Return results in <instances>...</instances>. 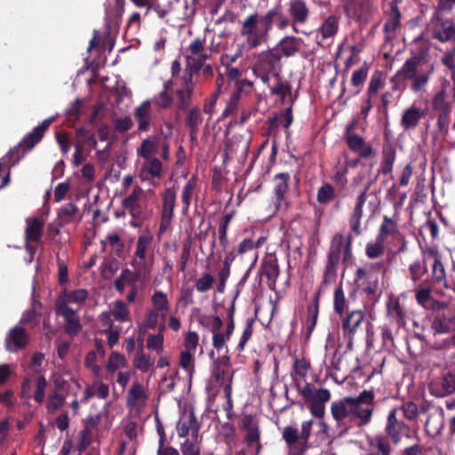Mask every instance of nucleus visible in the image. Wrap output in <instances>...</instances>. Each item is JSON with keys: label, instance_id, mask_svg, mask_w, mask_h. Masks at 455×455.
Segmentation results:
<instances>
[{"label": "nucleus", "instance_id": "62", "mask_svg": "<svg viewBox=\"0 0 455 455\" xmlns=\"http://www.w3.org/2000/svg\"><path fill=\"white\" fill-rule=\"evenodd\" d=\"M334 198V188L331 184L325 183L319 188L317 192V201L325 204Z\"/></svg>", "mask_w": 455, "mask_h": 455}, {"label": "nucleus", "instance_id": "9", "mask_svg": "<svg viewBox=\"0 0 455 455\" xmlns=\"http://www.w3.org/2000/svg\"><path fill=\"white\" fill-rule=\"evenodd\" d=\"M29 334L21 325H15L8 331L4 339V347L10 353H17L29 342Z\"/></svg>", "mask_w": 455, "mask_h": 455}, {"label": "nucleus", "instance_id": "18", "mask_svg": "<svg viewBox=\"0 0 455 455\" xmlns=\"http://www.w3.org/2000/svg\"><path fill=\"white\" fill-rule=\"evenodd\" d=\"M234 371L230 366L229 358L223 356L220 358L212 373V379L223 386V388L229 385L232 387Z\"/></svg>", "mask_w": 455, "mask_h": 455}, {"label": "nucleus", "instance_id": "6", "mask_svg": "<svg viewBox=\"0 0 455 455\" xmlns=\"http://www.w3.org/2000/svg\"><path fill=\"white\" fill-rule=\"evenodd\" d=\"M178 88L176 90L177 104L180 109H186L191 100L195 88L193 73L191 69H185L181 76L178 78Z\"/></svg>", "mask_w": 455, "mask_h": 455}, {"label": "nucleus", "instance_id": "11", "mask_svg": "<svg viewBox=\"0 0 455 455\" xmlns=\"http://www.w3.org/2000/svg\"><path fill=\"white\" fill-rule=\"evenodd\" d=\"M433 108L438 113L437 125L440 132H447L450 124L451 105L445 100L444 91L439 92L433 101Z\"/></svg>", "mask_w": 455, "mask_h": 455}, {"label": "nucleus", "instance_id": "42", "mask_svg": "<svg viewBox=\"0 0 455 455\" xmlns=\"http://www.w3.org/2000/svg\"><path fill=\"white\" fill-rule=\"evenodd\" d=\"M157 146L156 141L151 138L144 139L140 146L136 149L138 157L142 160L155 157L153 155L156 153Z\"/></svg>", "mask_w": 455, "mask_h": 455}, {"label": "nucleus", "instance_id": "33", "mask_svg": "<svg viewBox=\"0 0 455 455\" xmlns=\"http://www.w3.org/2000/svg\"><path fill=\"white\" fill-rule=\"evenodd\" d=\"M364 314L362 310H354L350 312L343 320L342 329L345 335L350 338L355 333L357 328L363 321Z\"/></svg>", "mask_w": 455, "mask_h": 455}, {"label": "nucleus", "instance_id": "51", "mask_svg": "<svg viewBox=\"0 0 455 455\" xmlns=\"http://www.w3.org/2000/svg\"><path fill=\"white\" fill-rule=\"evenodd\" d=\"M152 310L158 312V310L170 309V303L167 295L162 291H156L151 296Z\"/></svg>", "mask_w": 455, "mask_h": 455}, {"label": "nucleus", "instance_id": "41", "mask_svg": "<svg viewBox=\"0 0 455 455\" xmlns=\"http://www.w3.org/2000/svg\"><path fill=\"white\" fill-rule=\"evenodd\" d=\"M165 330V323L159 324V331L156 334H150L147 339V347L150 350L156 351L158 355L164 349V331Z\"/></svg>", "mask_w": 455, "mask_h": 455}, {"label": "nucleus", "instance_id": "19", "mask_svg": "<svg viewBox=\"0 0 455 455\" xmlns=\"http://www.w3.org/2000/svg\"><path fill=\"white\" fill-rule=\"evenodd\" d=\"M163 173V164L157 157L144 159L138 170L141 181H150L160 179Z\"/></svg>", "mask_w": 455, "mask_h": 455}, {"label": "nucleus", "instance_id": "54", "mask_svg": "<svg viewBox=\"0 0 455 455\" xmlns=\"http://www.w3.org/2000/svg\"><path fill=\"white\" fill-rule=\"evenodd\" d=\"M205 38L197 36L191 41L187 51L190 53V55L187 56V60L188 62H191L192 58L196 55L201 54L203 52H205Z\"/></svg>", "mask_w": 455, "mask_h": 455}, {"label": "nucleus", "instance_id": "45", "mask_svg": "<svg viewBox=\"0 0 455 455\" xmlns=\"http://www.w3.org/2000/svg\"><path fill=\"white\" fill-rule=\"evenodd\" d=\"M452 319L446 316L436 317L433 320L431 328L434 331L435 337L438 338L443 333H449L451 331Z\"/></svg>", "mask_w": 455, "mask_h": 455}, {"label": "nucleus", "instance_id": "13", "mask_svg": "<svg viewBox=\"0 0 455 455\" xmlns=\"http://www.w3.org/2000/svg\"><path fill=\"white\" fill-rule=\"evenodd\" d=\"M331 413L339 426L352 423V396L335 401L331 405Z\"/></svg>", "mask_w": 455, "mask_h": 455}, {"label": "nucleus", "instance_id": "17", "mask_svg": "<svg viewBox=\"0 0 455 455\" xmlns=\"http://www.w3.org/2000/svg\"><path fill=\"white\" fill-rule=\"evenodd\" d=\"M369 188L370 184L364 186L363 190L360 193L356 199L355 207L349 217V226L351 231L355 235H360L362 234L361 220L363 218V207L367 198L370 196V195L367 194Z\"/></svg>", "mask_w": 455, "mask_h": 455}, {"label": "nucleus", "instance_id": "52", "mask_svg": "<svg viewBox=\"0 0 455 455\" xmlns=\"http://www.w3.org/2000/svg\"><path fill=\"white\" fill-rule=\"evenodd\" d=\"M126 365L127 360L124 355L118 352H112L106 367L109 372H115L118 369L126 367Z\"/></svg>", "mask_w": 455, "mask_h": 455}, {"label": "nucleus", "instance_id": "10", "mask_svg": "<svg viewBox=\"0 0 455 455\" xmlns=\"http://www.w3.org/2000/svg\"><path fill=\"white\" fill-rule=\"evenodd\" d=\"M397 408H394L387 416L385 432L395 444L398 443L403 435H407L410 427L403 421L397 419Z\"/></svg>", "mask_w": 455, "mask_h": 455}, {"label": "nucleus", "instance_id": "46", "mask_svg": "<svg viewBox=\"0 0 455 455\" xmlns=\"http://www.w3.org/2000/svg\"><path fill=\"white\" fill-rule=\"evenodd\" d=\"M131 264L138 276L142 277L145 281L149 277L151 267L146 258L133 256Z\"/></svg>", "mask_w": 455, "mask_h": 455}, {"label": "nucleus", "instance_id": "2", "mask_svg": "<svg viewBox=\"0 0 455 455\" xmlns=\"http://www.w3.org/2000/svg\"><path fill=\"white\" fill-rule=\"evenodd\" d=\"M270 30L266 16L255 12L242 22L240 35L245 38L249 49H255L267 41Z\"/></svg>", "mask_w": 455, "mask_h": 455}, {"label": "nucleus", "instance_id": "30", "mask_svg": "<svg viewBox=\"0 0 455 455\" xmlns=\"http://www.w3.org/2000/svg\"><path fill=\"white\" fill-rule=\"evenodd\" d=\"M88 297V292L85 289H78L72 291H64L56 300L55 307H69V304L80 305Z\"/></svg>", "mask_w": 455, "mask_h": 455}, {"label": "nucleus", "instance_id": "48", "mask_svg": "<svg viewBox=\"0 0 455 455\" xmlns=\"http://www.w3.org/2000/svg\"><path fill=\"white\" fill-rule=\"evenodd\" d=\"M43 136L41 135V130L39 128H34L31 132L27 134L22 140L20 142L19 147L24 150L28 151L32 149L35 145L41 141Z\"/></svg>", "mask_w": 455, "mask_h": 455}, {"label": "nucleus", "instance_id": "7", "mask_svg": "<svg viewBox=\"0 0 455 455\" xmlns=\"http://www.w3.org/2000/svg\"><path fill=\"white\" fill-rule=\"evenodd\" d=\"M288 13L291 19L292 31L297 34H306L299 29V27L307 24L310 16L307 4L303 0H291L288 5Z\"/></svg>", "mask_w": 455, "mask_h": 455}, {"label": "nucleus", "instance_id": "3", "mask_svg": "<svg viewBox=\"0 0 455 455\" xmlns=\"http://www.w3.org/2000/svg\"><path fill=\"white\" fill-rule=\"evenodd\" d=\"M374 393L363 390L358 396L352 397V422L358 426L368 425L372 419L374 410Z\"/></svg>", "mask_w": 455, "mask_h": 455}, {"label": "nucleus", "instance_id": "57", "mask_svg": "<svg viewBox=\"0 0 455 455\" xmlns=\"http://www.w3.org/2000/svg\"><path fill=\"white\" fill-rule=\"evenodd\" d=\"M199 323L210 328L212 332L220 331L223 325L221 319L218 315H204L199 317Z\"/></svg>", "mask_w": 455, "mask_h": 455}, {"label": "nucleus", "instance_id": "35", "mask_svg": "<svg viewBox=\"0 0 455 455\" xmlns=\"http://www.w3.org/2000/svg\"><path fill=\"white\" fill-rule=\"evenodd\" d=\"M302 39L292 36H284L279 42V48L285 57H291L299 52Z\"/></svg>", "mask_w": 455, "mask_h": 455}, {"label": "nucleus", "instance_id": "55", "mask_svg": "<svg viewBox=\"0 0 455 455\" xmlns=\"http://www.w3.org/2000/svg\"><path fill=\"white\" fill-rule=\"evenodd\" d=\"M214 283L215 277L210 273L204 272L196 279L195 287L199 292H207L213 287Z\"/></svg>", "mask_w": 455, "mask_h": 455}, {"label": "nucleus", "instance_id": "60", "mask_svg": "<svg viewBox=\"0 0 455 455\" xmlns=\"http://www.w3.org/2000/svg\"><path fill=\"white\" fill-rule=\"evenodd\" d=\"M282 437L288 447L300 442V436L298 428L291 426H287L283 427L282 432Z\"/></svg>", "mask_w": 455, "mask_h": 455}, {"label": "nucleus", "instance_id": "64", "mask_svg": "<svg viewBox=\"0 0 455 455\" xmlns=\"http://www.w3.org/2000/svg\"><path fill=\"white\" fill-rule=\"evenodd\" d=\"M399 410L403 412V417L408 420H413L419 415L418 405L411 401L403 403Z\"/></svg>", "mask_w": 455, "mask_h": 455}, {"label": "nucleus", "instance_id": "21", "mask_svg": "<svg viewBox=\"0 0 455 455\" xmlns=\"http://www.w3.org/2000/svg\"><path fill=\"white\" fill-rule=\"evenodd\" d=\"M346 11L355 19L367 20L371 16L374 8L369 0H350L347 4Z\"/></svg>", "mask_w": 455, "mask_h": 455}, {"label": "nucleus", "instance_id": "5", "mask_svg": "<svg viewBox=\"0 0 455 455\" xmlns=\"http://www.w3.org/2000/svg\"><path fill=\"white\" fill-rule=\"evenodd\" d=\"M241 428L245 431L244 440L248 452L250 455H257L261 448L258 422L252 416L245 415L241 420Z\"/></svg>", "mask_w": 455, "mask_h": 455}, {"label": "nucleus", "instance_id": "59", "mask_svg": "<svg viewBox=\"0 0 455 455\" xmlns=\"http://www.w3.org/2000/svg\"><path fill=\"white\" fill-rule=\"evenodd\" d=\"M196 187V181L190 179L184 186L181 193V204H183V212H186L190 206V200Z\"/></svg>", "mask_w": 455, "mask_h": 455}, {"label": "nucleus", "instance_id": "31", "mask_svg": "<svg viewBox=\"0 0 455 455\" xmlns=\"http://www.w3.org/2000/svg\"><path fill=\"white\" fill-rule=\"evenodd\" d=\"M260 270L263 275L268 280V287L274 289L279 275V266L275 257H269L263 260Z\"/></svg>", "mask_w": 455, "mask_h": 455}, {"label": "nucleus", "instance_id": "43", "mask_svg": "<svg viewBox=\"0 0 455 455\" xmlns=\"http://www.w3.org/2000/svg\"><path fill=\"white\" fill-rule=\"evenodd\" d=\"M434 258L433 267H432V279L434 283H443L446 280V274L443 264L441 260V257L438 253L431 251L429 252Z\"/></svg>", "mask_w": 455, "mask_h": 455}, {"label": "nucleus", "instance_id": "12", "mask_svg": "<svg viewBox=\"0 0 455 455\" xmlns=\"http://www.w3.org/2000/svg\"><path fill=\"white\" fill-rule=\"evenodd\" d=\"M143 199L144 190L136 186L132 192L123 199L122 205L133 219H140L144 212Z\"/></svg>", "mask_w": 455, "mask_h": 455}, {"label": "nucleus", "instance_id": "39", "mask_svg": "<svg viewBox=\"0 0 455 455\" xmlns=\"http://www.w3.org/2000/svg\"><path fill=\"white\" fill-rule=\"evenodd\" d=\"M398 234L397 221L387 216L383 217V221L379 227L377 236L379 241H385L390 235Z\"/></svg>", "mask_w": 455, "mask_h": 455}, {"label": "nucleus", "instance_id": "14", "mask_svg": "<svg viewBox=\"0 0 455 455\" xmlns=\"http://www.w3.org/2000/svg\"><path fill=\"white\" fill-rule=\"evenodd\" d=\"M126 405L132 409L140 410L148 399L146 387L139 380H134L127 391Z\"/></svg>", "mask_w": 455, "mask_h": 455}, {"label": "nucleus", "instance_id": "29", "mask_svg": "<svg viewBox=\"0 0 455 455\" xmlns=\"http://www.w3.org/2000/svg\"><path fill=\"white\" fill-rule=\"evenodd\" d=\"M100 418L91 417L86 422L84 427L78 434V442L76 444L79 451H84L91 443L93 439V428L98 423Z\"/></svg>", "mask_w": 455, "mask_h": 455}, {"label": "nucleus", "instance_id": "53", "mask_svg": "<svg viewBox=\"0 0 455 455\" xmlns=\"http://www.w3.org/2000/svg\"><path fill=\"white\" fill-rule=\"evenodd\" d=\"M173 85L172 81H167L164 84V90L154 98L153 101L157 105L158 107L162 108H167L171 107L172 103V97L168 94V89Z\"/></svg>", "mask_w": 455, "mask_h": 455}, {"label": "nucleus", "instance_id": "34", "mask_svg": "<svg viewBox=\"0 0 455 455\" xmlns=\"http://www.w3.org/2000/svg\"><path fill=\"white\" fill-rule=\"evenodd\" d=\"M443 410L430 413L425 424V430L430 436H436L441 434L443 427Z\"/></svg>", "mask_w": 455, "mask_h": 455}, {"label": "nucleus", "instance_id": "4", "mask_svg": "<svg viewBox=\"0 0 455 455\" xmlns=\"http://www.w3.org/2000/svg\"><path fill=\"white\" fill-rule=\"evenodd\" d=\"M299 393L310 403L309 411L316 418L325 414V403L331 400V392L327 388H316L313 384L307 383Z\"/></svg>", "mask_w": 455, "mask_h": 455}, {"label": "nucleus", "instance_id": "44", "mask_svg": "<svg viewBox=\"0 0 455 455\" xmlns=\"http://www.w3.org/2000/svg\"><path fill=\"white\" fill-rule=\"evenodd\" d=\"M395 150L392 148H388L383 151L382 160L379 172L387 175L392 172L394 163L395 161Z\"/></svg>", "mask_w": 455, "mask_h": 455}, {"label": "nucleus", "instance_id": "24", "mask_svg": "<svg viewBox=\"0 0 455 455\" xmlns=\"http://www.w3.org/2000/svg\"><path fill=\"white\" fill-rule=\"evenodd\" d=\"M425 116L426 111L423 108L411 105L403 111L401 116L400 125L404 131L414 130Z\"/></svg>", "mask_w": 455, "mask_h": 455}, {"label": "nucleus", "instance_id": "56", "mask_svg": "<svg viewBox=\"0 0 455 455\" xmlns=\"http://www.w3.org/2000/svg\"><path fill=\"white\" fill-rule=\"evenodd\" d=\"M180 451L182 455H200L201 449L197 436L192 439L187 438L180 445Z\"/></svg>", "mask_w": 455, "mask_h": 455}, {"label": "nucleus", "instance_id": "38", "mask_svg": "<svg viewBox=\"0 0 455 455\" xmlns=\"http://www.w3.org/2000/svg\"><path fill=\"white\" fill-rule=\"evenodd\" d=\"M132 364L134 369L141 371L147 372L148 371L154 364V360L151 356L146 354L142 347L139 348L136 352L134 358L132 360Z\"/></svg>", "mask_w": 455, "mask_h": 455}, {"label": "nucleus", "instance_id": "22", "mask_svg": "<svg viewBox=\"0 0 455 455\" xmlns=\"http://www.w3.org/2000/svg\"><path fill=\"white\" fill-rule=\"evenodd\" d=\"M58 315L63 316L65 319V331L70 336H76L82 329L80 318L76 310L70 307H56Z\"/></svg>", "mask_w": 455, "mask_h": 455}, {"label": "nucleus", "instance_id": "16", "mask_svg": "<svg viewBox=\"0 0 455 455\" xmlns=\"http://www.w3.org/2000/svg\"><path fill=\"white\" fill-rule=\"evenodd\" d=\"M290 174L281 172L276 174L273 179V191L275 196V211H279L283 207V204L287 205L286 195L289 190Z\"/></svg>", "mask_w": 455, "mask_h": 455}, {"label": "nucleus", "instance_id": "15", "mask_svg": "<svg viewBox=\"0 0 455 455\" xmlns=\"http://www.w3.org/2000/svg\"><path fill=\"white\" fill-rule=\"evenodd\" d=\"M355 282L358 288L368 294H374L379 287L378 276L371 268L358 267L355 272Z\"/></svg>", "mask_w": 455, "mask_h": 455}, {"label": "nucleus", "instance_id": "26", "mask_svg": "<svg viewBox=\"0 0 455 455\" xmlns=\"http://www.w3.org/2000/svg\"><path fill=\"white\" fill-rule=\"evenodd\" d=\"M280 57L272 51H265L258 54L253 72H274Z\"/></svg>", "mask_w": 455, "mask_h": 455}, {"label": "nucleus", "instance_id": "63", "mask_svg": "<svg viewBox=\"0 0 455 455\" xmlns=\"http://www.w3.org/2000/svg\"><path fill=\"white\" fill-rule=\"evenodd\" d=\"M431 347L436 350L448 349L455 347V334L446 339H441L440 336H438V338L433 336Z\"/></svg>", "mask_w": 455, "mask_h": 455}, {"label": "nucleus", "instance_id": "61", "mask_svg": "<svg viewBox=\"0 0 455 455\" xmlns=\"http://www.w3.org/2000/svg\"><path fill=\"white\" fill-rule=\"evenodd\" d=\"M202 122L201 114L197 108H194L188 113L186 123L190 128V132L196 134L199 124Z\"/></svg>", "mask_w": 455, "mask_h": 455}, {"label": "nucleus", "instance_id": "1", "mask_svg": "<svg viewBox=\"0 0 455 455\" xmlns=\"http://www.w3.org/2000/svg\"><path fill=\"white\" fill-rule=\"evenodd\" d=\"M434 72L432 66H426L423 58L419 55H413L407 59L395 75L391 78L394 84V90H400L404 80H411V90L413 92L426 91L430 76Z\"/></svg>", "mask_w": 455, "mask_h": 455}, {"label": "nucleus", "instance_id": "27", "mask_svg": "<svg viewBox=\"0 0 455 455\" xmlns=\"http://www.w3.org/2000/svg\"><path fill=\"white\" fill-rule=\"evenodd\" d=\"M176 430L179 437L185 438L188 436L189 431L193 432V435L197 436L199 426L196 417L193 411L185 414L177 423Z\"/></svg>", "mask_w": 455, "mask_h": 455}, {"label": "nucleus", "instance_id": "47", "mask_svg": "<svg viewBox=\"0 0 455 455\" xmlns=\"http://www.w3.org/2000/svg\"><path fill=\"white\" fill-rule=\"evenodd\" d=\"M153 242V235L149 233L140 234L138 237L133 256L146 258L148 249Z\"/></svg>", "mask_w": 455, "mask_h": 455}, {"label": "nucleus", "instance_id": "20", "mask_svg": "<svg viewBox=\"0 0 455 455\" xmlns=\"http://www.w3.org/2000/svg\"><path fill=\"white\" fill-rule=\"evenodd\" d=\"M134 119L138 124V132H148L153 119V109L150 100H144L134 109Z\"/></svg>", "mask_w": 455, "mask_h": 455}, {"label": "nucleus", "instance_id": "23", "mask_svg": "<svg viewBox=\"0 0 455 455\" xmlns=\"http://www.w3.org/2000/svg\"><path fill=\"white\" fill-rule=\"evenodd\" d=\"M27 228L25 229L26 247L31 251L30 242H38L42 238L44 221L40 217H32L27 219Z\"/></svg>", "mask_w": 455, "mask_h": 455}, {"label": "nucleus", "instance_id": "49", "mask_svg": "<svg viewBox=\"0 0 455 455\" xmlns=\"http://www.w3.org/2000/svg\"><path fill=\"white\" fill-rule=\"evenodd\" d=\"M347 302L344 291L339 283L334 290L333 293V307L336 313L342 315L347 308Z\"/></svg>", "mask_w": 455, "mask_h": 455}, {"label": "nucleus", "instance_id": "25", "mask_svg": "<svg viewBox=\"0 0 455 455\" xmlns=\"http://www.w3.org/2000/svg\"><path fill=\"white\" fill-rule=\"evenodd\" d=\"M431 393L437 397H444L455 392V375L444 374L440 379L430 384Z\"/></svg>", "mask_w": 455, "mask_h": 455}, {"label": "nucleus", "instance_id": "58", "mask_svg": "<svg viewBox=\"0 0 455 455\" xmlns=\"http://www.w3.org/2000/svg\"><path fill=\"white\" fill-rule=\"evenodd\" d=\"M385 241H379V237L376 236V240L374 242L368 243L365 249V253L370 259H376L384 253V245L383 243Z\"/></svg>", "mask_w": 455, "mask_h": 455}, {"label": "nucleus", "instance_id": "50", "mask_svg": "<svg viewBox=\"0 0 455 455\" xmlns=\"http://www.w3.org/2000/svg\"><path fill=\"white\" fill-rule=\"evenodd\" d=\"M411 279L413 283L419 282L422 276L427 272V266L425 259L416 260L409 267Z\"/></svg>", "mask_w": 455, "mask_h": 455}, {"label": "nucleus", "instance_id": "36", "mask_svg": "<svg viewBox=\"0 0 455 455\" xmlns=\"http://www.w3.org/2000/svg\"><path fill=\"white\" fill-rule=\"evenodd\" d=\"M344 236L342 234H336L332 240L330 251L328 254L329 266L333 267L339 262L340 253L344 248Z\"/></svg>", "mask_w": 455, "mask_h": 455}, {"label": "nucleus", "instance_id": "40", "mask_svg": "<svg viewBox=\"0 0 455 455\" xmlns=\"http://www.w3.org/2000/svg\"><path fill=\"white\" fill-rule=\"evenodd\" d=\"M109 312L117 322L124 323L131 321L130 310L123 300H116L113 302Z\"/></svg>", "mask_w": 455, "mask_h": 455}, {"label": "nucleus", "instance_id": "32", "mask_svg": "<svg viewBox=\"0 0 455 455\" xmlns=\"http://www.w3.org/2000/svg\"><path fill=\"white\" fill-rule=\"evenodd\" d=\"M265 16L267 23L269 24L270 29H272L274 23H275L276 28L280 30H283L289 26L291 27V19L283 15L280 5L268 10Z\"/></svg>", "mask_w": 455, "mask_h": 455}, {"label": "nucleus", "instance_id": "8", "mask_svg": "<svg viewBox=\"0 0 455 455\" xmlns=\"http://www.w3.org/2000/svg\"><path fill=\"white\" fill-rule=\"evenodd\" d=\"M162 212L159 232L164 233L171 226L176 202V190L174 188H166L162 194Z\"/></svg>", "mask_w": 455, "mask_h": 455}, {"label": "nucleus", "instance_id": "37", "mask_svg": "<svg viewBox=\"0 0 455 455\" xmlns=\"http://www.w3.org/2000/svg\"><path fill=\"white\" fill-rule=\"evenodd\" d=\"M401 14L396 6H392L389 18L384 26L386 38L390 40L394 37L395 30L400 27Z\"/></svg>", "mask_w": 455, "mask_h": 455}, {"label": "nucleus", "instance_id": "28", "mask_svg": "<svg viewBox=\"0 0 455 455\" xmlns=\"http://www.w3.org/2000/svg\"><path fill=\"white\" fill-rule=\"evenodd\" d=\"M339 21L340 16L333 13L325 17L316 30L322 39H329L335 36L339 31Z\"/></svg>", "mask_w": 455, "mask_h": 455}]
</instances>
